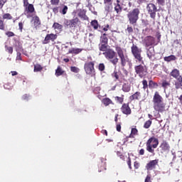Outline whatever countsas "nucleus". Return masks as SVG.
<instances>
[{
    "mask_svg": "<svg viewBox=\"0 0 182 182\" xmlns=\"http://www.w3.org/2000/svg\"><path fill=\"white\" fill-rule=\"evenodd\" d=\"M115 50L120 59V65L122 66V74L120 76L122 80H126V78L129 77V71L126 70V65H128L129 69L133 68V63L127 55H124V52L122 47L119 46H115Z\"/></svg>",
    "mask_w": 182,
    "mask_h": 182,
    "instance_id": "1",
    "label": "nucleus"
},
{
    "mask_svg": "<svg viewBox=\"0 0 182 182\" xmlns=\"http://www.w3.org/2000/svg\"><path fill=\"white\" fill-rule=\"evenodd\" d=\"M153 107L155 112H158V113H164L166 112V103L163 101V97L160 95L159 92H155L153 100Z\"/></svg>",
    "mask_w": 182,
    "mask_h": 182,
    "instance_id": "2",
    "label": "nucleus"
},
{
    "mask_svg": "<svg viewBox=\"0 0 182 182\" xmlns=\"http://www.w3.org/2000/svg\"><path fill=\"white\" fill-rule=\"evenodd\" d=\"M140 16V9L135 8L132 11H129L127 14L128 21L130 25H136L137 23V21H139Z\"/></svg>",
    "mask_w": 182,
    "mask_h": 182,
    "instance_id": "3",
    "label": "nucleus"
},
{
    "mask_svg": "<svg viewBox=\"0 0 182 182\" xmlns=\"http://www.w3.org/2000/svg\"><path fill=\"white\" fill-rule=\"evenodd\" d=\"M131 52L136 63H144L143 56L141 55V48H139L137 46L133 44L131 47Z\"/></svg>",
    "mask_w": 182,
    "mask_h": 182,
    "instance_id": "4",
    "label": "nucleus"
},
{
    "mask_svg": "<svg viewBox=\"0 0 182 182\" xmlns=\"http://www.w3.org/2000/svg\"><path fill=\"white\" fill-rule=\"evenodd\" d=\"M102 55H104L105 58H107V60H109L114 66H116L117 63H119V58L116 57V53L112 48H109Z\"/></svg>",
    "mask_w": 182,
    "mask_h": 182,
    "instance_id": "5",
    "label": "nucleus"
},
{
    "mask_svg": "<svg viewBox=\"0 0 182 182\" xmlns=\"http://www.w3.org/2000/svg\"><path fill=\"white\" fill-rule=\"evenodd\" d=\"M64 26L65 28H70V29H72V28H77L82 26V21L80 19L78 18V17H74L73 19H65L64 21Z\"/></svg>",
    "mask_w": 182,
    "mask_h": 182,
    "instance_id": "6",
    "label": "nucleus"
},
{
    "mask_svg": "<svg viewBox=\"0 0 182 182\" xmlns=\"http://www.w3.org/2000/svg\"><path fill=\"white\" fill-rule=\"evenodd\" d=\"M159 146V139L151 136L146 141V150L149 153H154V149Z\"/></svg>",
    "mask_w": 182,
    "mask_h": 182,
    "instance_id": "7",
    "label": "nucleus"
},
{
    "mask_svg": "<svg viewBox=\"0 0 182 182\" xmlns=\"http://www.w3.org/2000/svg\"><path fill=\"white\" fill-rule=\"evenodd\" d=\"M84 70L86 75H89L91 77L96 76V70L95 69V61L86 62L84 65Z\"/></svg>",
    "mask_w": 182,
    "mask_h": 182,
    "instance_id": "8",
    "label": "nucleus"
},
{
    "mask_svg": "<svg viewBox=\"0 0 182 182\" xmlns=\"http://www.w3.org/2000/svg\"><path fill=\"white\" fill-rule=\"evenodd\" d=\"M134 71L136 75L141 78L147 76V66L139 64L134 66Z\"/></svg>",
    "mask_w": 182,
    "mask_h": 182,
    "instance_id": "9",
    "label": "nucleus"
},
{
    "mask_svg": "<svg viewBox=\"0 0 182 182\" xmlns=\"http://www.w3.org/2000/svg\"><path fill=\"white\" fill-rule=\"evenodd\" d=\"M146 10H147L149 15L150 16V18H151V19H153V21H156V14L157 11H159L157 9V6H156L155 4L153 3H149L146 6Z\"/></svg>",
    "mask_w": 182,
    "mask_h": 182,
    "instance_id": "10",
    "label": "nucleus"
},
{
    "mask_svg": "<svg viewBox=\"0 0 182 182\" xmlns=\"http://www.w3.org/2000/svg\"><path fill=\"white\" fill-rule=\"evenodd\" d=\"M58 39V34L48 33L46 34L44 40L42 41L43 45H48L50 42H55Z\"/></svg>",
    "mask_w": 182,
    "mask_h": 182,
    "instance_id": "11",
    "label": "nucleus"
},
{
    "mask_svg": "<svg viewBox=\"0 0 182 182\" xmlns=\"http://www.w3.org/2000/svg\"><path fill=\"white\" fill-rule=\"evenodd\" d=\"M144 43L145 44L146 48L153 46V45L156 43V39L151 36H147L144 38Z\"/></svg>",
    "mask_w": 182,
    "mask_h": 182,
    "instance_id": "12",
    "label": "nucleus"
},
{
    "mask_svg": "<svg viewBox=\"0 0 182 182\" xmlns=\"http://www.w3.org/2000/svg\"><path fill=\"white\" fill-rule=\"evenodd\" d=\"M158 164L159 159L151 160L148 164H146L145 168H146L148 171H151V170H155Z\"/></svg>",
    "mask_w": 182,
    "mask_h": 182,
    "instance_id": "13",
    "label": "nucleus"
},
{
    "mask_svg": "<svg viewBox=\"0 0 182 182\" xmlns=\"http://www.w3.org/2000/svg\"><path fill=\"white\" fill-rule=\"evenodd\" d=\"M121 112L122 113H123V114H127V116H129V114H132V109L130 108L129 103H124L122 105Z\"/></svg>",
    "mask_w": 182,
    "mask_h": 182,
    "instance_id": "14",
    "label": "nucleus"
},
{
    "mask_svg": "<svg viewBox=\"0 0 182 182\" xmlns=\"http://www.w3.org/2000/svg\"><path fill=\"white\" fill-rule=\"evenodd\" d=\"M159 147L164 153H168L170 151V144L166 140L162 141Z\"/></svg>",
    "mask_w": 182,
    "mask_h": 182,
    "instance_id": "15",
    "label": "nucleus"
},
{
    "mask_svg": "<svg viewBox=\"0 0 182 182\" xmlns=\"http://www.w3.org/2000/svg\"><path fill=\"white\" fill-rule=\"evenodd\" d=\"M169 75L171 76V77H173V79H178L180 77H182V76L180 75V70L176 68L172 70Z\"/></svg>",
    "mask_w": 182,
    "mask_h": 182,
    "instance_id": "16",
    "label": "nucleus"
},
{
    "mask_svg": "<svg viewBox=\"0 0 182 182\" xmlns=\"http://www.w3.org/2000/svg\"><path fill=\"white\" fill-rule=\"evenodd\" d=\"M141 97V93L140 92H136L132 95L129 96V99L130 102H133V100H140Z\"/></svg>",
    "mask_w": 182,
    "mask_h": 182,
    "instance_id": "17",
    "label": "nucleus"
},
{
    "mask_svg": "<svg viewBox=\"0 0 182 182\" xmlns=\"http://www.w3.org/2000/svg\"><path fill=\"white\" fill-rule=\"evenodd\" d=\"M105 4V11L106 14H109V12H112L113 11V2L109 3H104Z\"/></svg>",
    "mask_w": 182,
    "mask_h": 182,
    "instance_id": "18",
    "label": "nucleus"
},
{
    "mask_svg": "<svg viewBox=\"0 0 182 182\" xmlns=\"http://www.w3.org/2000/svg\"><path fill=\"white\" fill-rule=\"evenodd\" d=\"M24 8H26V14H33L35 12V7L32 4L28 3L27 6H24Z\"/></svg>",
    "mask_w": 182,
    "mask_h": 182,
    "instance_id": "19",
    "label": "nucleus"
},
{
    "mask_svg": "<svg viewBox=\"0 0 182 182\" xmlns=\"http://www.w3.org/2000/svg\"><path fill=\"white\" fill-rule=\"evenodd\" d=\"M77 15L79 18H81V19H83L84 21H89V17L86 15V11L80 10Z\"/></svg>",
    "mask_w": 182,
    "mask_h": 182,
    "instance_id": "20",
    "label": "nucleus"
},
{
    "mask_svg": "<svg viewBox=\"0 0 182 182\" xmlns=\"http://www.w3.org/2000/svg\"><path fill=\"white\" fill-rule=\"evenodd\" d=\"M177 80L175 82V88L176 90H178V89L182 90V77H178L176 79Z\"/></svg>",
    "mask_w": 182,
    "mask_h": 182,
    "instance_id": "21",
    "label": "nucleus"
},
{
    "mask_svg": "<svg viewBox=\"0 0 182 182\" xmlns=\"http://www.w3.org/2000/svg\"><path fill=\"white\" fill-rule=\"evenodd\" d=\"M90 25L92 27H93L95 31H97V29H100L102 28V26L99 25V21H97V20H92L90 22Z\"/></svg>",
    "mask_w": 182,
    "mask_h": 182,
    "instance_id": "22",
    "label": "nucleus"
},
{
    "mask_svg": "<svg viewBox=\"0 0 182 182\" xmlns=\"http://www.w3.org/2000/svg\"><path fill=\"white\" fill-rule=\"evenodd\" d=\"M102 103L104 105V106H109V105H114L113 101L110 100L109 97H105L102 100Z\"/></svg>",
    "mask_w": 182,
    "mask_h": 182,
    "instance_id": "23",
    "label": "nucleus"
},
{
    "mask_svg": "<svg viewBox=\"0 0 182 182\" xmlns=\"http://www.w3.org/2000/svg\"><path fill=\"white\" fill-rule=\"evenodd\" d=\"M108 43H109V38H107V34L105 33L100 37V43L107 45Z\"/></svg>",
    "mask_w": 182,
    "mask_h": 182,
    "instance_id": "24",
    "label": "nucleus"
},
{
    "mask_svg": "<svg viewBox=\"0 0 182 182\" xmlns=\"http://www.w3.org/2000/svg\"><path fill=\"white\" fill-rule=\"evenodd\" d=\"M33 21L35 28H38V26H40V25L41 24V18H39V16H35L34 17H33Z\"/></svg>",
    "mask_w": 182,
    "mask_h": 182,
    "instance_id": "25",
    "label": "nucleus"
},
{
    "mask_svg": "<svg viewBox=\"0 0 182 182\" xmlns=\"http://www.w3.org/2000/svg\"><path fill=\"white\" fill-rule=\"evenodd\" d=\"M65 74V70L60 68V65H58L57 69L55 70V76L59 77L62 76V75Z\"/></svg>",
    "mask_w": 182,
    "mask_h": 182,
    "instance_id": "26",
    "label": "nucleus"
},
{
    "mask_svg": "<svg viewBox=\"0 0 182 182\" xmlns=\"http://www.w3.org/2000/svg\"><path fill=\"white\" fill-rule=\"evenodd\" d=\"M139 134V130L136 128H132L131 130V134L128 136L129 139H134L135 136H137Z\"/></svg>",
    "mask_w": 182,
    "mask_h": 182,
    "instance_id": "27",
    "label": "nucleus"
},
{
    "mask_svg": "<svg viewBox=\"0 0 182 182\" xmlns=\"http://www.w3.org/2000/svg\"><path fill=\"white\" fill-rule=\"evenodd\" d=\"M83 49L82 48H71L68 50V53H73L74 55H79Z\"/></svg>",
    "mask_w": 182,
    "mask_h": 182,
    "instance_id": "28",
    "label": "nucleus"
},
{
    "mask_svg": "<svg viewBox=\"0 0 182 182\" xmlns=\"http://www.w3.org/2000/svg\"><path fill=\"white\" fill-rule=\"evenodd\" d=\"M149 89H157L159 84L151 80L149 81Z\"/></svg>",
    "mask_w": 182,
    "mask_h": 182,
    "instance_id": "29",
    "label": "nucleus"
},
{
    "mask_svg": "<svg viewBox=\"0 0 182 182\" xmlns=\"http://www.w3.org/2000/svg\"><path fill=\"white\" fill-rule=\"evenodd\" d=\"M177 60V57H176V55H171L169 56H166L164 58V60H165V62H171L173 60Z\"/></svg>",
    "mask_w": 182,
    "mask_h": 182,
    "instance_id": "30",
    "label": "nucleus"
},
{
    "mask_svg": "<svg viewBox=\"0 0 182 182\" xmlns=\"http://www.w3.org/2000/svg\"><path fill=\"white\" fill-rule=\"evenodd\" d=\"M170 86H171V83H170V82L167 81L166 80H164L162 81L161 87H163L164 90H166L167 87H170Z\"/></svg>",
    "mask_w": 182,
    "mask_h": 182,
    "instance_id": "31",
    "label": "nucleus"
},
{
    "mask_svg": "<svg viewBox=\"0 0 182 182\" xmlns=\"http://www.w3.org/2000/svg\"><path fill=\"white\" fill-rule=\"evenodd\" d=\"M112 77H113L114 82H117L120 80V73L117 71H114V73L112 74Z\"/></svg>",
    "mask_w": 182,
    "mask_h": 182,
    "instance_id": "32",
    "label": "nucleus"
},
{
    "mask_svg": "<svg viewBox=\"0 0 182 182\" xmlns=\"http://www.w3.org/2000/svg\"><path fill=\"white\" fill-rule=\"evenodd\" d=\"M108 48L109 46H107V44H99V50H100V52H106L107 49H109Z\"/></svg>",
    "mask_w": 182,
    "mask_h": 182,
    "instance_id": "33",
    "label": "nucleus"
},
{
    "mask_svg": "<svg viewBox=\"0 0 182 182\" xmlns=\"http://www.w3.org/2000/svg\"><path fill=\"white\" fill-rule=\"evenodd\" d=\"M146 55L149 59H152V58L154 57V49H151V48H149V49L146 52Z\"/></svg>",
    "mask_w": 182,
    "mask_h": 182,
    "instance_id": "34",
    "label": "nucleus"
},
{
    "mask_svg": "<svg viewBox=\"0 0 182 182\" xmlns=\"http://www.w3.org/2000/svg\"><path fill=\"white\" fill-rule=\"evenodd\" d=\"M114 99L117 103H119V105H123V102H124V95H122L121 97L116 96Z\"/></svg>",
    "mask_w": 182,
    "mask_h": 182,
    "instance_id": "35",
    "label": "nucleus"
},
{
    "mask_svg": "<svg viewBox=\"0 0 182 182\" xmlns=\"http://www.w3.org/2000/svg\"><path fill=\"white\" fill-rule=\"evenodd\" d=\"M2 18L4 20L6 19L7 21H12V19H14L12 15H11L9 13L4 14Z\"/></svg>",
    "mask_w": 182,
    "mask_h": 182,
    "instance_id": "36",
    "label": "nucleus"
},
{
    "mask_svg": "<svg viewBox=\"0 0 182 182\" xmlns=\"http://www.w3.org/2000/svg\"><path fill=\"white\" fill-rule=\"evenodd\" d=\"M115 12L119 15V14L122 13L123 11V7H122V5L120 4H116L114 8Z\"/></svg>",
    "mask_w": 182,
    "mask_h": 182,
    "instance_id": "37",
    "label": "nucleus"
},
{
    "mask_svg": "<svg viewBox=\"0 0 182 182\" xmlns=\"http://www.w3.org/2000/svg\"><path fill=\"white\" fill-rule=\"evenodd\" d=\"M43 70V67H42V65H41V64H36L34 65V72H41V70Z\"/></svg>",
    "mask_w": 182,
    "mask_h": 182,
    "instance_id": "38",
    "label": "nucleus"
},
{
    "mask_svg": "<svg viewBox=\"0 0 182 182\" xmlns=\"http://www.w3.org/2000/svg\"><path fill=\"white\" fill-rule=\"evenodd\" d=\"M130 89H131V87L128 84H124L122 86V90H123V92H125L126 93L129 92Z\"/></svg>",
    "mask_w": 182,
    "mask_h": 182,
    "instance_id": "39",
    "label": "nucleus"
},
{
    "mask_svg": "<svg viewBox=\"0 0 182 182\" xmlns=\"http://www.w3.org/2000/svg\"><path fill=\"white\" fill-rule=\"evenodd\" d=\"M151 123H152V122L150 119L146 121L144 124V129H149L150 126H151Z\"/></svg>",
    "mask_w": 182,
    "mask_h": 182,
    "instance_id": "40",
    "label": "nucleus"
},
{
    "mask_svg": "<svg viewBox=\"0 0 182 182\" xmlns=\"http://www.w3.org/2000/svg\"><path fill=\"white\" fill-rule=\"evenodd\" d=\"M5 48H6V52H8V53H9L10 55H12V53H14V48L13 47L6 46Z\"/></svg>",
    "mask_w": 182,
    "mask_h": 182,
    "instance_id": "41",
    "label": "nucleus"
},
{
    "mask_svg": "<svg viewBox=\"0 0 182 182\" xmlns=\"http://www.w3.org/2000/svg\"><path fill=\"white\" fill-rule=\"evenodd\" d=\"M106 69V65H105V63H102L98 65V70L100 72H103Z\"/></svg>",
    "mask_w": 182,
    "mask_h": 182,
    "instance_id": "42",
    "label": "nucleus"
},
{
    "mask_svg": "<svg viewBox=\"0 0 182 182\" xmlns=\"http://www.w3.org/2000/svg\"><path fill=\"white\" fill-rule=\"evenodd\" d=\"M53 28L54 29H62V28H63V26H62L59 23H54L53 25Z\"/></svg>",
    "mask_w": 182,
    "mask_h": 182,
    "instance_id": "43",
    "label": "nucleus"
},
{
    "mask_svg": "<svg viewBox=\"0 0 182 182\" xmlns=\"http://www.w3.org/2000/svg\"><path fill=\"white\" fill-rule=\"evenodd\" d=\"M70 70L71 72H73V73H79V72L80 71V69H79L77 67L73 66V67H70Z\"/></svg>",
    "mask_w": 182,
    "mask_h": 182,
    "instance_id": "44",
    "label": "nucleus"
},
{
    "mask_svg": "<svg viewBox=\"0 0 182 182\" xmlns=\"http://www.w3.org/2000/svg\"><path fill=\"white\" fill-rule=\"evenodd\" d=\"M142 85H143V89L144 90H146L149 87V84L147 83V80H142Z\"/></svg>",
    "mask_w": 182,
    "mask_h": 182,
    "instance_id": "45",
    "label": "nucleus"
},
{
    "mask_svg": "<svg viewBox=\"0 0 182 182\" xmlns=\"http://www.w3.org/2000/svg\"><path fill=\"white\" fill-rule=\"evenodd\" d=\"M68 6H64L62 11H60V14H62L63 15H66V14H68Z\"/></svg>",
    "mask_w": 182,
    "mask_h": 182,
    "instance_id": "46",
    "label": "nucleus"
},
{
    "mask_svg": "<svg viewBox=\"0 0 182 182\" xmlns=\"http://www.w3.org/2000/svg\"><path fill=\"white\" fill-rule=\"evenodd\" d=\"M5 35L8 36V38H12L13 36H15V33L12 31H6Z\"/></svg>",
    "mask_w": 182,
    "mask_h": 182,
    "instance_id": "47",
    "label": "nucleus"
},
{
    "mask_svg": "<svg viewBox=\"0 0 182 182\" xmlns=\"http://www.w3.org/2000/svg\"><path fill=\"white\" fill-rule=\"evenodd\" d=\"M156 3L161 6H164L166 5V0H156Z\"/></svg>",
    "mask_w": 182,
    "mask_h": 182,
    "instance_id": "48",
    "label": "nucleus"
},
{
    "mask_svg": "<svg viewBox=\"0 0 182 182\" xmlns=\"http://www.w3.org/2000/svg\"><path fill=\"white\" fill-rule=\"evenodd\" d=\"M0 30L5 31V23H4V20H0Z\"/></svg>",
    "mask_w": 182,
    "mask_h": 182,
    "instance_id": "49",
    "label": "nucleus"
},
{
    "mask_svg": "<svg viewBox=\"0 0 182 182\" xmlns=\"http://www.w3.org/2000/svg\"><path fill=\"white\" fill-rule=\"evenodd\" d=\"M59 2H60V0H50L51 5L58 6L59 5Z\"/></svg>",
    "mask_w": 182,
    "mask_h": 182,
    "instance_id": "50",
    "label": "nucleus"
},
{
    "mask_svg": "<svg viewBox=\"0 0 182 182\" xmlns=\"http://www.w3.org/2000/svg\"><path fill=\"white\" fill-rule=\"evenodd\" d=\"M6 2H8V0H0V9H2V8H4V6L5 5V4H6Z\"/></svg>",
    "mask_w": 182,
    "mask_h": 182,
    "instance_id": "51",
    "label": "nucleus"
},
{
    "mask_svg": "<svg viewBox=\"0 0 182 182\" xmlns=\"http://www.w3.org/2000/svg\"><path fill=\"white\" fill-rule=\"evenodd\" d=\"M102 31H104V32H107V31H109V29H110V26L109 24H107L105 26V27L102 26Z\"/></svg>",
    "mask_w": 182,
    "mask_h": 182,
    "instance_id": "52",
    "label": "nucleus"
},
{
    "mask_svg": "<svg viewBox=\"0 0 182 182\" xmlns=\"http://www.w3.org/2000/svg\"><path fill=\"white\" fill-rule=\"evenodd\" d=\"M134 167L135 170H138V168H140V163H139L138 161H135L134 163Z\"/></svg>",
    "mask_w": 182,
    "mask_h": 182,
    "instance_id": "53",
    "label": "nucleus"
},
{
    "mask_svg": "<svg viewBox=\"0 0 182 182\" xmlns=\"http://www.w3.org/2000/svg\"><path fill=\"white\" fill-rule=\"evenodd\" d=\"M117 155L118 156L119 158L121 159V160H124V156L123 154H122V152L117 151Z\"/></svg>",
    "mask_w": 182,
    "mask_h": 182,
    "instance_id": "54",
    "label": "nucleus"
},
{
    "mask_svg": "<svg viewBox=\"0 0 182 182\" xmlns=\"http://www.w3.org/2000/svg\"><path fill=\"white\" fill-rule=\"evenodd\" d=\"M18 29H19L20 32H22L23 31V22L18 23Z\"/></svg>",
    "mask_w": 182,
    "mask_h": 182,
    "instance_id": "55",
    "label": "nucleus"
},
{
    "mask_svg": "<svg viewBox=\"0 0 182 182\" xmlns=\"http://www.w3.org/2000/svg\"><path fill=\"white\" fill-rule=\"evenodd\" d=\"M127 31L128 32V33H133V27L130 26H127Z\"/></svg>",
    "mask_w": 182,
    "mask_h": 182,
    "instance_id": "56",
    "label": "nucleus"
},
{
    "mask_svg": "<svg viewBox=\"0 0 182 182\" xmlns=\"http://www.w3.org/2000/svg\"><path fill=\"white\" fill-rule=\"evenodd\" d=\"M127 165L129 166V168L132 170V159L130 157H128Z\"/></svg>",
    "mask_w": 182,
    "mask_h": 182,
    "instance_id": "57",
    "label": "nucleus"
},
{
    "mask_svg": "<svg viewBox=\"0 0 182 182\" xmlns=\"http://www.w3.org/2000/svg\"><path fill=\"white\" fill-rule=\"evenodd\" d=\"M116 129H117V132H122V124H117Z\"/></svg>",
    "mask_w": 182,
    "mask_h": 182,
    "instance_id": "58",
    "label": "nucleus"
},
{
    "mask_svg": "<svg viewBox=\"0 0 182 182\" xmlns=\"http://www.w3.org/2000/svg\"><path fill=\"white\" fill-rule=\"evenodd\" d=\"M144 182H151V176L150 175H147Z\"/></svg>",
    "mask_w": 182,
    "mask_h": 182,
    "instance_id": "59",
    "label": "nucleus"
},
{
    "mask_svg": "<svg viewBox=\"0 0 182 182\" xmlns=\"http://www.w3.org/2000/svg\"><path fill=\"white\" fill-rule=\"evenodd\" d=\"M53 14H58L59 13V7L56 6L53 9Z\"/></svg>",
    "mask_w": 182,
    "mask_h": 182,
    "instance_id": "60",
    "label": "nucleus"
},
{
    "mask_svg": "<svg viewBox=\"0 0 182 182\" xmlns=\"http://www.w3.org/2000/svg\"><path fill=\"white\" fill-rule=\"evenodd\" d=\"M156 36L158 39V42H160V39H161V34H160L159 32H157L156 34Z\"/></svg>",
    "mask_w": 182,
    "mask_h": 182,
    "instance_id": "61",
    "label": "nucleus"
},
{
    "mask_svg": "<svg viewBox=\"0 0 182 182\" xmlns=\"http://www.w3.org/2000/svg\"><path fill=\"white\" fill-rule=\"evenodd\" d=\"M146 2H147L146 0H137V4L139 5H141V4H146Z\"/></svg>",
    "mask_w": 182,
    "mask_h": 182,
    "instance_id": "62",
    "label": "nucleus"
},
{
    "mask_svg": "<svg viewBox=\"0 0 182 182\" xmlns=\"http://www.w3.org/2000/svg\"><path fill=\"white\" fill-rule=\"evenodd\" d=\"M29 0H23V6H28L29 5Z\"/></svg>",
    "mask_w": 182,
    "mask_h": 182,
    "instance_id": "63",
    "label": "nucleus"
},
{
    "mask_svg": "<svg viewBox=\"0 0 182 182\" xmlns=\"http://www.w3.org/2000/svg\"><path fill=\"white\" fill-rule=\"evenodd\" d=\"M139 156H144V149H141L139 150Z\"/></svg>",
    "mask_w": 182,
    "mask_h": 182,
    "instance_id": "64",
    "label": "nucleus"
}]
</instances>
